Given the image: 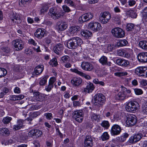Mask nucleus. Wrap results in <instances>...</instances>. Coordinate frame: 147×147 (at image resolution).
Masks as SVG:
<instances>
[{"mask_svg": "<svg viewBox=\"0 0 147 147\" xmlns=\"http://www.w3.org/2000/svg\"><path fill=\"white\" fill-rule=\"evenodd\" d=\"M24 97V96L23 95H12L10 96L9 99L11 100H20L23 99Z\"/></svg>", "mask_w": 147, "mask_h": 147, "instance_id": "obj_36", "label": "nucleus"}, {"mask_svg": "<svg viewBox=\"0 0 147 147\" xmlns=\"http://www.w3.org/2000/svg\"><path fill=\"white\" fill-rule=\"evenodd\" d=\"M70 60V57L67 55H65L62 57L60 59V61L61 64L67 62Z\"/></svg>", "mask_w": 147, "mask_h": 147, "instance_id": "obj_40", "label": "nucleus"}, {"mask_svg": "<svg viewBox=\"0 0 147 147\" xmlns=\"http://www.w3.org/2000/svg\"><path fill=\"white\" fill-rule=\"evenodd\" d=\"M12 44L16 49V50L17 51L21 50L24 47V43L20 39L13 40L12 41Z\"/></svg>", "mask_w": 147, "mask_h": 147, "instance_id": "obj_11", "label": "nucleus"}, {"mask_svg": "<svg viewBox=\"0 0 147 147\" xmlns=\"http://www.w3.org/2000/svg\"><path fill=\"white\" fill-rule=\"evenodd\" d=\"M101 125L106 129H108L110 126V124L108 121H103L101 124Z\"/></svg>", "mask_w": 147, "mask_h": 147, "instance_id": "obj_45", "label": "nucleus"}, {"mask_svg": "<svg viewBox=\"0 0 147 147\" xmlns=\"http://www.w3.org/2000/svg\"><path fill=\"white\" fill-rule=\"evenodd\" d=\"M116 62L117 65L123 67H127L130 66V62L128 60L123 59H118Z\"/></svg>", "mask_w": 147, "mask_h": 147, "instance_id": "obj_15", "label": "nucleus"}, {"mask_svg": "<svg viewBox=\"0 0 147 147\" xmlns=\"http://www.w3.org/2000/svg\"><path fill=\"white\" fill-rule=\"evenodd\" d=\"M95 86L93 84L89 82L86 86V87L85 88L84 91L86 93H89L91 92L94 90Z\"/></svg>", "mask_w": 147, "mask_h": 147, "instance_id": "obj_27", "label": "nucleus"}, {"mask_svg": "<svg viewBox=\"0 0 147 147\" xmlns=\"http://www.w3.org/2000/svg\"><path fill=\"white\" fill-rule=\"evenodd\" d=\"M44 66L42 65H40L36 67L34 69L32 74L34 75H38L40 74L43 71Z\"/></svg>", "mask_w": 147, "mask_h": 147, "instance_id": "obj_29", "label": "nucleus"}, {"mask_svg": "<svg viewBox=\"0 0 147 147\" xmlns=\"http://www.w3.org/2000/svg\"><path fill=\"white\" fill-rule=\"evenodd\" d=\"M128 43L127 40L125 39L120 40L117 43L116 46L118 47H123L125 46Z\"/></svg>", "mask_w": 147, "mask_h": 147, "instance_id": "obj_39", "label": "nucleus"}, {"mask_svg": "<svg viewBox=\"0 0 147 147\" xmlns=\"http://www.w3.org/2000/svg\"><path fill=\"white\" fill-rule=\"evenodd\" d=\"M64 3L68 4L69 6L71 7L76 6L75 3L71 0H65Z\"/></svg>", "mask_w": 147, "mask_h": 147, "instance_id": "obj_55", "label": "nucleus"}, {"mask_svg": "<svg viewBox=\"0 0 147 147\" xmlns=\"http://www.w3.org/2000/svg\"><path fill=\"white\" fill-rule=\"evenodd\" d=\"M11 19L14 23L19 24L21 22L20 16L18 14L14 15L11 17Z\"/></svg>", "mask_w": 147, "mask_h": 147, "instance_id": "obj_32", "label": "nucleus"}, {"mask_svg": "<svg viewBox=\"0 0 147 147\" xmlns=\"http://www.w3.org/2000/svg\"><path fill=\"white\" fill-rule=\"evenodd\" d=\"M139 108V105L136 101H131L127 103L125 105L126 110L130 112L134 113Z\"/></svg>", "mask_w": 147, "mask_h": 147, "instance_id": "obj_5", "label": "nucleus"}, {"mask_svg": "<svg viewBox=\"0 0 147 147\" xmlns=\"http://www.w3.org/2000/svg\"><path fill=\"white\" fill-rule=\"evenodd\" d=\"M67 27V25L66 23L60 21L57 23L56 28L58 31H63L65 30Z\"/></svg>", "mask_w": 147, "mask_h": 147, "instance_id": "obj_22", "label": "nucleus"}, {"mask_svg": "<svg viewBox=\"0 0 147 147\" xmlns=\"http://www.w3.org/2000/svg\"><path fill=\"white\" fill-rule=\"evenodd\" d=\"M139 47L142 49L147 50V41L143 40L140 41L138 44Z\"/></svg>", "mask_w": 147, "mask_h": 147, "instance_id": "obj_35", "label": "nucleus"}, {"mask_svg": "<svg viewBox=\"0 0 147 147\" xmlns=\"http://www.w3.org/2000/svg\"><path fill=\"white\" fill-rule=\"evenodd\" d=\"M93 140L90 136H86L84 140L85 147H92L93 146Z\"/></svg>", "mask_w": 147, "mask_h": 147, "instance_id": "obj_21", "label": "nucleus"}, {"mask_svg": "<svg viewBox=\"0 0 147 147\" xmlns=\"http://www.w3.org/2000/svg\"><path fill=\"white\" fill-rule=\"evenodd\" d=\"M82 80L80 77H75L73 78L71 80V83L76 86H78L82 82Z\"/></svg>", "mask_w": 147, "mask_h": 147, "instance_id": "obj_30", "label": "nucleus"}, {"mask_svg": "<svg viewBox=\"0 0 147 147\" xmlns=\"http://www.w3.org/2000/svg\"><path fill=\"white\" fill-rule=\"evenodd\" d=\"M44 115L46 117V118L48 120L51 119L53 117L52 114L51 113H45Z\"/></svg>", "mask_w": 147, "mask_h": 147, "instance_id": "obj_63", "label": "nucleus"}, {"mask_svg": "<svg viewBox=\"0 0 147 147\" xmlns=\"http://www.w3.org/2000/svg\"><path fill=\"white\" fill-rule=\"evenodd\" d=\"M49 9V6L47 4H43L41 9L40 10V12L41 13H44L45 12H46Z\"/></svg>", "mask_w": 147, "mask_h": 147, "instance_id": "obj_51", "label": "nucleus"}, {"mask_svg": "<svg viewBox=\"0 0 147 147\" xmlns=\"http://www.w3.org/2000/svg\"><path fill=\"white\" fill-rule=\"evenodd\" d=\"M139 61L142 63L147 62V52H142L140 53L138 56Z\"/></svg>", "mask_w": 147, "mask_h": 147, "instance_id": "obj_25", "label": "nucleus"}, {"mask_svg": "<svg viewBox=\"0 0 147 147\" xmlns=\"http://www.w3.org/2000/svg\"><path fill=\"white\" fill-rule=\"evenodd\" d=\"M7 73V71L4 68H0V78L5 76Z\"/></svg>", "mask_w": 147, "mask_h": 147, "instance_id": "obj_46", "label": "nucleus"}, {"mask_svg": "<svg viewBox=\"0 0 147 147\" xmlns=\"http://www.w3.org/2000/svg\"><path fill=\"white\" fill-rule=\"evenodd\" d=\"M49 64L52 66H56L58 65L57 59L56 58H53L49 62Z\"/></svg>", "mask_w": 147, "mask_h": 147, "instance_id": "obj_44", "label": "nucleus"}, {"mask_svg": "<svg viewBox=\"0 0 147 147\" xmlns=\"http://www.w3.org/2000/svg\"><path fill=\"white\" fill-rule=\"evenodd\" d=\"M45 34V30L40 28L37 29L34 33L35 36L39 39H41L44 37Z\"/></svg>", "mask_w": 147, "mask_h": 147, "instance_id": "obj_18", "label": "nucleus"}, {"mask_svg": "<svg viewBox=\"0 0 147 147\" xmlns=\"http://www.w3.org/2000/svg\"><path fill=\"white\" fill-rule=\"evenodd\" d=\"M93 99L95 105L98 107L102 105L106 101L105 96L102 93H98L95 95Z\"/></svg>", "mask_w": 147, "mask_h": 147, "instance_id": "obj_4", "label": "nucleus"}, {"mask_svg": "<svg viewBox=\"0 0 147 147\" xmlns=\"http://www.w3.org/2000/svg\"><path fill=\"white\" fill-rule=\"evenodd\" d=\"M142 110L144 113L147 114V102L145 103L142 107Z\"/></svg>", "mask_w": 147, "mask_h": 147, "instance_id": "obj_64", "label": "nucleus"}, {"mask_svg": "<svg viewBox=\"0 0 147 147\" xmlns=\"http://www.w3.org/2000/svg\"><path fill=\"white\" fill-rule=\"evenodd\" d=\"M56 80L55 78L54 77H52L50 79L49 84L45 86V89L47 92L50 91L53 87V84Z\"/></svg>", "mask_w": 147, "mask_h": 147, "instance_id": "obj_24", "label": "nucleus"}, {"mask_svg": "<svg viewBox=\"0 0 147 147\" xmlns=\"http://www.w3.org/2000/svg\"><path fill=\"white\" fill-rule=\"evenodd\" d=\"M81 34L85 38H89L92 36V33L88 31H83Z\"/></svg>", "mask_w": 147, "mask_h": 147, "instance_id": "obj_34", "label": "nucleus"}, {"mask_svg": "<svg viewBox=\"0 0 147 147\" xmlns=\"http://www.w3.org/2000/svg\"><path fill=\"white\" fill-rule=\"evenodd\" d=\"M12 119V118L9 116L4 117L2 120L3 122L5 124L9 123Z\"/></svg>", "mask_w": 147, "mask_h": 147, "instance_id": "obj_49", "label": "nucleus"}, {"mask_svg": "<svg viewBox=\"0 0 147 147\" xmlns=\"http://www.w3.org/2000/svg\"><path fill=\"white\" fill-rule=\"evenodd\" d=\"M49 14L52 19L57 20L63 16L64 13L59 8L52 7L50 9Z\"/></svg>", "mask_w": 147, "mask_h": 147, "instance_id": "obj_3", "label": "nucleus"}, {"mask_svg": "<svg viewBox=\"0 0 147 147\" xmlns=\"http://www.w3.org/2000/svg\"><path fill=\"white\" fill-rule=\"evenodd\" d=\"M121 17L120 15H117L113 17V21L116 24H121Z\"/></svg>", "mask_w": 147, "mask_h": 147, "instance_id": "obj_37", "label": "nucleus"}, {"mask_svg": "<svg viewBox=\"0 0 147 147\" xmlns=\"http://www.w3.org/2000/svg\"><path fill=\"white\" fill-rule=\"evenodd\" d=\"M88 27L91 30L94 32L97 31L101 29L100 24L96 22H90L88 24Z\"/></svg>", "mask_w": 147, "mask_h": 147, "instance_id": "obj_17", "label": "nucleus"}, {"mask_svg": "<svg viewBox=\"0 0 147 147\" xmlns=\"http://www.w3.org/2000/svg\"><path fill=\"white\" fill-rule=\"evenodd\" d=\"M136 74L140 76L147 77V67H140L135 69Z\"/></svg>", "mask_w": 147, "mask_h": 147, "instance_id": "obj_10", "label": "nucleus"}, {"mask_svg": "<svg viewBox=\"0 0 147 147\" xmlns=\"http://www.w3.org/2000/svg\"><path fill=\"white\" fill-rule=\"evenodd\" d=\"M70 70L71 72L76 73L80 76L86 79L90 80L91 79V77L90 76L79 71L76 68L74 69H71Z\"/></svg>", "mask_w": 147, "mask_h": 147, "instance_id": "obj_23", "label": "nucleus"}, {"mask_svg": "<svg viewBox=\"0 0 147 147\" xmlns=\"http://www.w3.org/2000/svg\"><path fill=\"white\" fill-rule=\"evenodd\" d=\"M129 136V134L126 133L123 134L119 138V140L121 142L125 141Z\"/></svg>", "mask_w": 147, "mask_h": 147, "instance_id": "obj_48", "label": "nucleus"}, {"mask_svg": "<svg viewBox=\"0 0 147 147\" xmlns=\"http://www.w3.org/2000/svg\"><path fill=\"white\" fill-rule=\"evenodd\" d=\"M63 10L66 12H69L71 11V10L69 7L66 5H64L62 7Z\"/></svg>", "mask_w": 147, "mask_h": 147, "instance_id": "obj_62", "label": "nucleus"}, {"mask_svg": "<svg viewBox=\"0 0 147 147\" xmlns=\"http://www.w3.org/2000/svg\"><path fill=\"white\" fill-rule=\"evenodd\" d=\"M126 14L133 18H136L137 16L136 12L132 10H130L127 11L126 12Z\"/></svg>", "mask_w": 147, "mask_h": 147, "instance_id": "obj_38", "label": "nucleus"}, {"mask_svg": "<svg viewBox=\"0 0 147 147\" xmlns=\"http://www.w3.org/2000/svg\"><path fill=\"white\" fill-rule=\"evenodd\" d=\"M73 117L77 121L81 123L83 121L84 113L82 110H77L74 111L72 113Z\"/></svg>", "mask_w": 147, "mask_h": 147, "instance_id": "obj_6", "label": "nucleus"}, {"mask_svg": "<svg viewBox=\"0 0 147 147\" xmlns=\"http://www.w3.org/2000/svg\"><path fill=\"white\" fill-rule=\"evenodd\" d=\"M1 51L3 53V55H5L10 52V50L8 47H4L1 48Z\"/></svg>", "mask_w": 147, "mask_h": 147, "instance_id": "obj_43", "label": "nucleus"}, {"mask_svg": "<svg viewBox=\"0 0 147 147\" xmlns=\"http://www.w3.org/2000/svg\"><path fill=\"white\" fill-rule=\"evenodd\" d=\"M24 120L20 119L17 121V124L13 126V129L14 131H17L23 128V122Z\"/></svg>", "mask_w": 147, "mask_h": 147, "instance_id": "obj_28", "label": "nucleus"}, {"mask_svg": "<svg viewBox=\"0 0 147 147\" xmlns=\"http://www.w3.org/2000/svg\"><path fill=\"white\" fill-rule=\"evenodd\" d=\"M93 15L91 13L84 14L79 18V21L81 22H85L89 21L92 19Z\"/></svg>", "mask_w": 147, "mask_h": 147, "instance_id": "obj_16", "label": "nucleus"}, {"mask_svg": "<svg viewBox=\"0 0 147 147\" xmlns=\"http://www.w3.org/2000/svg\"><path fill=\"white\" fill-rule=\"evenodd\" d=\"M143 11V20L147 22V7H145Z\"/></svg>", "mask_w": 147, "mask_h": 147, "instance_id": "obj_52", "label": "nucleus"}, {"mask_svg": "<svg viewBox=\"0 0 147 147\" xmlns=\"http://www.w3.org/2000/svg\"><path fill=\"white\" fill-rule=\"evenodd\" d=\"M100 116L96 114L93 113L91 115V119L93 122L97 121L98 122L100 121Z\"/></svg>", "mask_w": 147, "mask_h": 147, "instance_id": "obj_42", "label": "nucleus"}, {"mask_svg": "<svg viewBox=\"0 0 147 147\" xmlns=\"http://www.w3.org/2000/svg\"><path fill=\"white\" fill-rule=\"evenodd\" d=\"M127 74V72L126 71H121L114 73L115 75L118 77L126 76Z\"/></svg>", "mask_w": 147, "mask_h": 147, "instance_id": "obj_50", "label": "nucleus"}, {"mask_svg": "<svg viewBox=\"0 0 147 147\" xmlns=\"http://www.w3.org/2000/svg\"><path fill=\"white\" fill-rule=\"evenodd\" d=\"M126 123L127 125L131 126L134 125L137 123L136 117L133 115H129L127 117Z\"/></svg>", "mask_w": 147, "mask_h": 147, "instance_id": "obj_12", "label": "nucleus"}, {"mask_svg": "<svg viewBox=\"0 0 147 147\" xmlns=\"http://www.w3.org/2000/svg\"><path fill=\"white\" fill-rule=\"evenodd\" d=\"M115 46L112 44L108 45L107 46V49L109 51H111L115 49Z\"/></svg>", "mask_w": 147, "mask_h": 147, "instance_id": "obj_54", "label": "nucleus"}, {"mask_svg": "<svg viewBox=\"0 0 147 147\" xmlns=\"http://www.w3.org/2000/svg\"><path fill=\"white\" fill-rule=\"evenodd\" d=\"M111 32L113 35L117 38H123L125 35L124 31L119 28H114L112 30Z\"/></svg>", "mask_w": 147, "mask_h": 147, "instance_id": "obj_7", "label": "nucleus"}, {"mask_svg": "<svg viewBox=\"0 0 147 147\" xmlns=\"http://www.w3.org/2000/svg\"><path fill=\"white\" fill-rule=\"evenodd\" d=\"M80 29L79 26H71L69 29L68 33L71 35L73 36L76 34L77 32Z\"/></svg>", "mask_w": 147, "mask_h": 147, "instance_id": "obj_26", "label": "nucleus"}, {"mask_svg": "<svg viewBox=\"0 0 147 147\" xmlns=\"http://www.w3.org/2000/svg\"><path fill=\"white\" fill-rule=\"evenodd\" d=\"M135 93L136 94L139 95L142 94L143 93V91L140 89L138 88H135L134 89Z\"/></svg>", "mask_w": 147, "mask_h": 147, "instance_id": "obj_59", "label": "nucleus"}, {"mask_svg": "<svg viewBox=\"0 0 147 147\" xmlns=\"http://www.w3.org/2000/svg\"><path fill=\"white\" fill-rule=\"evenodd\" d=\"M124 50H119L117 51V55L120 56L124 57Z\"/></svg>", "mask_w": 147, "mask_h": 147, "instance_id": "obj_61", "label": "nucleus"}, {"mask_svg": "<svg viewBox=\"0 0 147 147\" xmlns=\"http://www.w3.org/2000/svg\"><path fill=\"white\" fill-rule=\"evenodd\" d=\"M81 66L83 69L87 71H92L94 68L93 65L92 64L87 61L82 62Z\"/></svg>", "mask_w": 147, "mask_h": 147, "instance_id": "obj_13", "label": "nucleus"}, {"mask_svg": "<svg viewBox=\"0 0 147 147\" xmlns=\"http://www.w3.org/2000/svg\"><path fill=\"white\" fill-rule=\"evenodd\" d=\"M142 135L141 133L136 134L129 138V142L131 143H136L139 141L142 138Z\"/></svg>", "mask_w": 147, "mask_h": 147, "instance_id": "obj_19", "label": "nucleus"}, {"mask_svg": "<svg viewBox=\"0 0 147 147\" xmlns=\"http://www.w3.org/2000/svg\"><path fill=\"white\" fill-rule=\"evenodd\" d=\"M40 111L34 112L30 114L31 116L34 119L40 115Z\"/></svg>", "mask_w": 147, "mask_h": 147, "instance_id": "obj_58", "label": "nucleus"}, {"mask_svg": "<svg viewBox=\"0 0 147 147\" xmlns=\"http://www.w3.org/2000/svg\"><path fill=\"white\" fill-rule=\"evenodd\" d=\"M48 78V76H46L42 78L40 82V84L42 86L44 85L47 82V79Z\"/></svg>", "mask_w": 147, "mask_h": 147, "instance_id": "obj_56", "label": "nucleus"}, {"mask_svg": "<svg viewBox=\"0 0 147 147\" xmlns=\"http://www.w3.org/2000/svg\"><path fill=\"white\" fill-rule=\"evenodd\" d=\"M0 133L1 134L5 135L8 136L10 134V132L7 128H2L0 129Z\"/></svg>", "mask_w": 147, "mask_h": 147, "instance_id": "obj_41", "label": "nucleus"}, {"mask_svg": "<svg viewBox=\"0 0 147 147\" xmlns=\"http://www.w3.org/2000/svg\"><path fill=\"white\" fill-rule=\"evenodd\" d=\"M121 130V128L119 125L114 124L111 127L110 133L112 136H116L119 134Z\"/></svg>", "mask_w": 147, "mask_h": 147, "instance_id": "obj_14", "label": "nucleus"}, {"mask_svg": "<svg viewBox=\"0 0 147 147\" xmlns=\"http://www.w3.org/2000/svg\"><path fill=\"white\" fill-rule=\"evenodd\" d=\"M134 27V25L133 24H128L126 26V30L128 31H131L133 29Z\"/></svg>", "mask_w": 147, "mask_h": 147, "instance_id": "obj_57", "label": "nucleus"}, {"mask_svg": "<svg viewBox=\"0 0 147 147\" xmlns=\"http://www.w3.org/2000/svg\"><path fill=\"white\" fill-rule=\"evenodd\" d=\"M109 138V136L107 132H104L101 136V139L103 141L108 140Z\"/></svg>", "mask_w": 147, "mask_h": 147, "instance_id": "obj_47", "label": "nucleus"}, {"mask_svg": "<svg viewBox=\"0 0 147 147\" xmlns=\"http://www.w3.org/2000/svg\"><path fill=\"white\" fill-rule=\"evenodd\" d=\"M121 90L115 95V98L117 100H124L131 96V91L122 86H121Z\"/></svg>", "mask_w": 147, "mask_h": 147, "instance_id": "obj_1", "label": "nucleus"}, {"mask_svg": "<svg viewBox=\"0 0 147 147\" xmlns=\"http://www.w3.org/2000/svg\"><path fill=\"white\" fill-rule=\"evenodd\" d=\"M99 61L102 65H107L108 66L111 65V63L107 62V58L105 56H102L99 59Z\"/></svg>", "mask_w": 147, "mask_h": 147, "instance_id": "obj_31", "label": "nucleus"}, {"mask_svg": "<svg viewBox=\"0 0 147 147\" xmlns=\"http://www.w3.org/2000/svg\"><path fill=\"white\" fill-rule=\"evenodd\" d=\"M111 18L110 13L108 12H104L101 13L99 17L100 21L103 24L108 22Z\"/></svg>", "mask_w": 147, "mask_h": 147, "instance_id": "obj_9", "label": "nucleus"}, {"mask_svg": "<svg viewBox=\"0 0 147 147\" xmlns=\"http://www.w3.org/2000/svg\"><path fill=\"white\" fill-rule=\"evenodd\" d=\"M132 53L133 50L132 49L129 48L127 49L126 50H124V57L129 58Z\"/></svg>", "mask_w": 147, "mask_h": 147, "instance_id": "obj_33", "label": "nucleus"}, {"mask_svg": "<svg viewBox=\"0 0 147 147\" xmlns=\"http://www.w3.org/2000/svg\"><path fill=\"white\" fill-rule=\"evenodd\" d=\"M52 40V38L51 36H48L45 38V42L47 44H50Z\"/></svg>", "mask_w": 147, "mask_h": 147, "instance_id": "obj_60", "label": "nucleus"}, {"mask_svg": "<svg viewBox=\"0 0 147 147\" xmlns=\"http://www.w3.org/2000/svg\"><path fill=\"white\" fill-rule=\"evenodd\" d=\"M35 95H36V96L35 97V98L37 101H41L43 100V97L40 94L39 92L35 93Z\"/></svg>", "mask_w": 147, "mask_h": 147, "instance_id": "obj_53", "label": "nucleus"}, {"mask_svg": "<svg viewBox=\"0 0 147 147\" xmlns=\"http://www.w3.org/2000/svg\"><path fill=\"white\" fill-rule=\"evenodd\" d=\"M42 134L43 133L42 131L37 129H32L28 133V136L30 137H35L36 138L41 137Z\"/></svg>", "mask_w": 147, "mask_h": 147, "instance_id": "obj_8", "label": "nucleus"}, {"mask_svg": "<svg viewBox=\"0 0 147 147\" xmlns=\"http://www.w3.org/2000/svg\"><path fill=\"white\" fill-rule=\"evenodd\" d=\"M83 43L82 40L78 37H74L69 40L67 43V47L70 49H75Z\"/></svg>", "mask_w": 147, "mask_h": 147, "instance_id": "obj_2", "label": "nucleus"}, {"mask_svg": "<svg viewBox=\"0 0 147 147\" xmlns=\"http://www.w3.org/2000/svg\"><path fill=\"white\" fill-rule=\"evenodd\" d=\"M64 48L63 43H57L54 47L53 50L55 53L57 55L60 54Z\"/></svg>", "mask_w": 147, "mask_h": 147, "instance_id": "obj_20", "label": "nucleus"}]
</instances>
